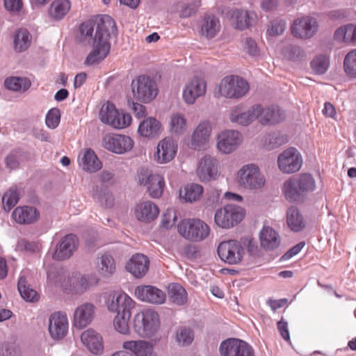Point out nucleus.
<instances>
[{"label":"nucleus","mask_w":356,"mask_h":356,"mask_svg":"<svg viewBox=\"0 0 356 356\" xmlns=\"http://www.w3.org/2000/svg\"><path fill=\"white\" fill-rule=\"evenodd\" d=\"M47 278L51 284L59 285L65 291L72 293H82L97 283V280L92 276H83L79 273H73L68 277L58 275L55 280L53 274L48 273Z\"/></svg>","instance_id":"obj_1"},{"label":"nucleus","mask_w":356,"mask_h":356,"mask_svg":"<svg viewBox=\"0 0 356 356\" xmlns=\"http://www.w3.org/2000/svg\"><path fill=\"white\" fill-rule=\"evenodd\" d=\"M250 90L248 82L242 77L229 75L224 77L218 86L214 96L228 99H238L245 96Z\"/></svg>","instance_id":"obj_2"},{"label":"nucleus","mask_w":356,"mask_h":356,"mask_svg":"<svg viewBox=\"0 0 356 356\" xmlns=\"http://www.w3.org/2000/svg\"><path fill=\"white\" fill-rule=\"evenodd\" d=\"M179 234L185 239L192 242H200L210 234V227L199 218H186L177 225Z\"/></svg>","instance_id":"obj_3"},{"label":"nucleus","mask_w":356,"mask_h":356,"mask_svg":"<svg viewBox=\"0 0 356 356\" xmlns=\"http://www.w3.org/2000/svg\"><path fill=\"white\" fill-rule=\"evenodd\" d=\"M159 325V314L151 309L137 313L134 318V331L141 337L153 336L158 331Z\"/></svg>","instance_id":"obj_4"},{"label":"nucleus","mask_w":356,"mask_h":356,"mask_svg":"<svg viewBox=\"0 0 356 356\" xmlns=\"http://www.w3.org/2000/svg\"><path fill=\"white\" fill-rule=\"evenodd\" d=\"M131 91L134 98L143 103H149L158 95L156 81L148 76L140 75L131 81Z\"/></svg>","instance_id":"obj_5"},{"label":"nucleus","mask_w":356,"mask_h":356,"mask_svg":"<svg viewBox=\"0 0 356 356\" xmlns=\"http://www.w3.org/2000/svg\"><path fill=\"white\" fill-rule=\"evenodd\" d=\"M99 119L105 124L115 129H124L131 124L132 118L130 114L118 111L115 106L110 102L104 104L99 111Z\"/></svg>","instance_id":"obj_6"},{"label":"nucleus","mask_w":356,"mask_h":356,"mask_svg":"<svg viewBox=\"0 0 356 356\" xmlns=\"http://www.w3.org/2000/svg\"><path fill=\"white\" fill-rule=\"evenodd\" d=\"M245 214V210L242 207L232 204H227L216 211L214 221L218 227L229 229L239 223Z\"/></svg>","instance_id":"obj_7"},{"label":"nucleus","mask_w":356,"mask_h":356,"mask_svg":"<svg viewBox=\"0 0 356 356\" xmlns=\"http://www.w3.org/2000/svg\"><path fill=\"white\" fill-rule=\"evenodd\" d=\"M136 181L139 185L145 186L149 196L160 197L165 186L164 178L157 173H152L148 169H141L138 172Z\"/></svg>","instance_id":"obj_8"},{"label":"nucleus","mask_w":356,"mask_h":356,"mask_svg":"<svg viewBox=\"0 0 356 356\" xmlns=\"http://www.w3.org/2000/svg\"><path fill=\"white\" fill-rule=\"evenodd\" d=\"M218 255L225 263L230 265L239 264L245 254V248L236 240L224 241L217 248Z\"/></svg>","instance_id":"obj_9"},{"label":"nucleus","mask_w":356,"mask_h":356,"mask_svg":"<svg viewBox=\"0 0 356 356\" xmlns=\"http://www.w3.org/2000/svg\"><path fill=\"white\" fill-rule=\"evenodd\" d=\"M102 145L104 149L111 152L123 154L133 149L134 141L127 135L108 133L103 136Z\"/></svg>","instance_id":"obj_10"},{"label":"nucleus","mask_w":356,"mask_h":356,"mask_svg":"<svg viewBox=\"0 0 356 356\" xmlns=\"http://www.w3.org/2000/svg\"><path fill=\"white\" fill-rule=\"evenodd\" d=\"M207 84L205 79L200 75L190 78L182 90V99L185 104L193 105L196 100L204 97L207 92Z\"/></svg>","instance_id":"obj_11"},{"label":"nucleus","mask_w":356,"mask_h":356,"mask_svg":"<svg viewBox=\"0 0 356 356\" xmlns=\"http://www.w3.org/2000/svg\"><path fill=\"white\" fill-rule=\"evenodd\" d=\"M92 47V50L84 60L86 66L97 65L107 57L111 50V43L107 41V35L94 37Z\"/></svg>","instance_id":"obj_12"},{"label":"nucleus","mask_w":356,"mask_h":356,"mask_svg":"<svg viewBox=\"0 0 356 356\" xmlns=\"http://www.w3.org/2000/svg\"><path fill=\"white\" fill-rule=\"evenodd\" d=\"M241 185L249 189H260L265 184L264 177L257 166L249 164L243 166L238 173Z\"/></svg>","instance_id":"obj_13"},{"label":"nucleus","mask_w":356,"mask_h":356,"mask_svg":"<svg viewBox=\"0 0 356 356\" xmlns=\"http://www.w3.org/2000/svg\"><path fill=\"white\" fill-rule=\"evenodd\" d=\"M178 145L172 137L161 140L153 155V160L158 164H166L172 161L177 153Z\"/></svg>","instance_id":"obj_14"},{"label":"nucleus","mask_w":356,"mask_h":356,"mask_svg":"<svg viewBox=\"0 0 356 356\" xmlns=\"http://www.w3.org/2000/svg\"><path fill=\"white\" fill-rule=\"evenodd\" d=\"M302 163L301 155L294 147L285 149L277 159L279 169L284 173L298 172L301 168Z\"/></svg>","instance_id":"obj_15"},{"label":"nucleus","mask_w":356,"mask_h":356,"mask_svg":"<svg viewBox=\"0 0 356 356\" xmlns=\"http://www.w3.org/2000/svg\"><path fill=\"white\" fill-rule=\"evenodd\" d=\"M222 356H254V352L250 345L237 339H228L220 346Z\"/></svg>","instance_id":"obj_16"},{"label":"nucleus","mask_w":356,"mask_h":356,"mask_svg":"<svg viewBox=\"0 0 356 356\" xmlns=\"http://www.w3.org/2000/svg\"><path fill=\"white\" fill-rule=\"evenodd\" d=\"M242 140L243 136L238 131H222L217 137V148L224 154H230L241 145Z\"/></svg>","instance_id":"obj_17"},{"label":"nucleus","mask_w":356,"mask_h":356,"mask_svg":"<svg viewBox=\"0 0 356 356\" xmlns=\"http://www.w3.org/2000/svg\"><path fill=\"white\" fill-rule=\"evenodd\" d=\"M318 30V23L315 18L302 17L294 20L292 27V34L301 39L312 38Z\"/></svg>","instance_id":"obj_18"},{"label":"nucleus","mask_w":356,"mask_h":356,"mask_svg":"<svg viewBox=\"0 0 356 356\" xmlns=\"http://www.w3.org/2000/svg\"><path fill=\"white\" fill-rule=\"evenodd\" d=\"M212 126L209 120H202L195 128L191 140V147L195 150L204 149L209 143Z\"/></svg>","instance_id":"obj_19"},{"label":"nucleus","mask_w":356,"mask_h":356,"mask_svg":"<svg viewBox=\"0 0 356 356\" xmlns=\"http://www.w3.org/2000/svg\"><path fill=\"white\" fill-rule=\"evenodd\" d=\"M109 312L116 314L131 313L135 307V302L124 292H115L106 302Z\"/></svg>","instance_id":"obj_20"},{"label":"nucleus","mask_w":356,"mask_h":356,"mask_svg":"<svg viewBox=\"0 0 356 356\" xmlns=\"http://www.w3.org/2000/svg\"><path fill=\"white\" fill-rule=\"evenodd\" d=\"M255 120L262 125H272L279 123L284 118V112L279 107H266L254 105Z\"/></svg>","instance_id":"obj_21"},{"label":"nucleus","mask_w":356,"mask_h":356,"mask_svg":"<svg viewBox=\"0 0 356 356\" xmlns=\"http://www.w3.org/2000/svg\"><path fill=\"white\" fill-rule=\"evenodd\" d=\"M68 319L65 314L55 312L49 318V332L54 339H61L68 332Z\"/></svg>","instance_id":"obj_22"},{"label":"nucleus","mask_w":356,"mask_h":356,"mask_svg":"<svg viewBox=\"0 0 356 356\" xmlns=\"http://www.w3.org/2000/svg\"><path fill=\"white\" fill-rule=\"evenodd\" d=\"M135 295L139 300L152 304H163L166 299L165 293L152 286H138L135 289Z\"/></svg>","instance_id":"obj_23"},{"label":"nucleus","mask_w":356,"mask_h":356,"mask_svg":"<svg viewBox=\"0 0 356 356\" xmlns=\"http://www.w3.org/2000/svg\"><path fill=\"white\" fill-rule=\"evenodd\" d=\"M197 175L202 181L216 179L218 176L217 161L211 156H204L197 168Z\"/></svg>","instance_id":"obj_24"},{"label":"nucleus","mask_w":356,"mask_h":356,"mask_svg":"<svg viewBox=\"0 0 356 356\" xmlns=\"http://www.w3.org/2000/svg\"><path fill=\"white\" fill-rule=\"evenodd\" d=\"M78 247V238L72 234L66 235L53 254V259L63 261L69 259Z\"/></svg>","instance_id":"obj_25"},{"label":"nucleus","mask_w":356,"mask_h":356,"mask_svg":"<svg viewBox=\"0 0 356 356\" xmlns=\"http://www.w3.org/2000/svg\"><path fill=\"white\" fill-rule=\"evenodd\" d=\"M95 307L91 303H84L79 305L74 311V325L79 329H83L88 325L93 320Z\"/></svg>","instance_id":"obj_26"},{"label":"nucleus","mask_w":356,"mask_h":356,"mask_svg":"<svg viewBox=\"0 0 356 356\" xmlns=\"http://www.w3.org/2000/svg\"><path fill=\"white\" fill-rule=\"evenodd\" d=\"M229 17L232 25L235 29L243 31L252 25L254 14L247 10L235 8L229 11Z\"/></svg>","instance_id":"obj_27"},{"label":"nucleus","mask_w":356,"mask_h":356,"mask_svg":"<svg viewBox=\"0 0 356 356\" xmlns=\"http://www.w3.org/2000/svg\"><path fill=\"white\" fill-rule=\"evenodd\" d=\"M149 261L147 257L137 253L132 256L126 265V269L134 277H143L149 270Z\"/></svg>","instance_id":"obj_28"},{"label":"nucleus","mask_w":356,"mask_h":356,"mask_svg":"<svg viewBox=\"0 0 356 356\" xmlns=\"http://www.w3.org/2000/svg\"><path fill=\"white\" fill-rule=\"evenodd\" d=\"M78 162L81 169L89 173H94L102 169V163L92 149H86L79 156Z\"/></svg>","instance_id":"obj_29"},{"label":"nucleus","mask_w":356,"mask_h":356,"mask_svg":"<svg viewBox=\"0 0 356 356\" xmlns=\"http://www.w3.org/2000/svg\"><path fill=\"white\" fill-rule=\"evenodd\" d=\"M229 119L232 123L247 126L255 120L254 106L247 111H243V107L238 105L232 107L229 112Z\"/></svg>","instance_id":"obj_30"},{"label":"nucleus","mask_w":356,"mask_h":356,"mask_svg":"<svg viewBox=\"0 0 356 356\" xmlns=\"http://www.w3.org/2000/svg\"><path fill=\"white\" fill-rule=\"evenodd\" d=\"M81 341L92 354H101L104 350L103 339L96 331L88 329L81 336Z\"/></svg>","instance_id":"obj_31"},{"label":"nucleus","mask_w":356,"mask_h":356,"mask_svg":"<svg viewBox=\"0 0 356 356\" xmlns=\"http://www.w3.org/2000/svg\"><path fill=\"white\" fill-rule=\"evenodd\" d=\"M38 211L29 206L16 207L12 213V218L18 224L25 225L35 222L39 218Z\"/></svg>","instance_id":"obj_32"},{"label":"nucleus","mask_w":356,"mask_h":356,"mask_svg":"<svg viewBox=\"0 0 356 356\" xmlns=\"http://www.w3.org/2000/svg\"><path fill=\"white\" fill-rule=\"evenodd\" d=\"M221 29L218 17L214 15H206L201 22L200 34L207 39L216 37Z\"/></svg>","instance_id":"obj_33"},{"label":"nucleus","mask_w":356,"mask_h":356,"mask_svg":"<svg viewBox=\"0 0 356 356\" xmlns=\"http://www.w3.org/2000/svg\"><path fill=\"white\" fill-rule=\"evenodd\" d=\"M159 213L158 207L150 201L140 202L135 209V216L141 222H149L156 218Z\"/></svg>","instance_id":"obj_34"},{"label":"nucleus","mask_w":356,"mask_h":356,"mask_svg":"<svg viewBox=\"0 0 356 356\" xmlns=\"http://www.w3.org/2000/svg\"><path fill=\"white\" fill-rule=\"evenodd\" d=\"M261 247L266 250H273L280 245L278 233L270 227H264L259 233Z\"/></svg>","instance_id":"obj_35"},{"label":"nucleus","mask_w":356,"mask_h":356,"mask_svg":"<svg viewBox=\"0 0 356 356\" xmlns=\"http://www.w3.org/2000/svg\"><path fill=\"white\" fill-rule=\"evenodd\" d=\"M161 131V122L154 118H147L140 123L138 132L145 138H152L158 136Z\"/></svg>","instance_id":"obj_36"},{"label":"nucleus","mask_w":356,"mask_h":356,"mask_svg":"<svg viewBox=\"0 0 356 356\" xmlns=\"http://www.w3.org/2000/svg\"><path fill=\"white\" fill-rule=\"evenodd\" d=\"M71 9V3L69 0H54L51 3L48 15L54 21H60L67 15Z\"/></svg>","instance_id":"obj_37"},{"label":"nucleus","mask_w":356,"mask_h":356,"mask_svg":"<svg viewBox=\"0 0 356 356\" xmlns=\"http://www.w3.org/2000/svg\"><path fill=\"white\" fill-rule=\"evenodd\" d=\"M97 29L94 37L98 35H107V41L110 40V34L116 28L114 19L109 15H100L95 18Z\"/></svg>","instance_id":"obj_38"},{"label":"nucleus","mask_w":356,"mask_h":356,"mask_svg":"<svg viewBox=\"0 0 356 356\" xmlns=\"http://www.w3.org/2000/svg\"><path fill=\"white\" fill-rule=\"evenodd\" d=\"M123 348L131 350L136 356H156L153 351V346L144 341H124Z\"/></svg>","instance_id":"obj_39"},{"label":"nucleus","mask_w":356,"mask_h":356,"mask_svg":"<svg viewBox=\"0 0 356 356\" xmlns=\"http://www.w3.org/2000/svg\"><path fill=\"white\" fill-rule=\"evenodd\" d=\"M188 129V122L184 113H173L170 117L169 131L175 136L183 135Z\"/></svg>","instance_id":"obj_40"},{"label":"nucleus","mask_w":356,"mask_h":356,"mask_svg":"<svg viewBox=\"0 0 356 356\" xmlns=\"http://www.w3.org/2000/svg\"><path fill=\"white\" fill-rule=\"evenodd\" d=\"M204 192L203 187L197 184H187L179 190V197L187 202H194L200 199Z\"/></svg>","instance_id":"obj_41"},{"label":"nucleus","mask_w":356,"mask_h":356,"mask_svg":"<svg viewBox=\"0 0 356 356\" xmlns=\"http://www.w3.org/2000/svg\"><path fill=\"white\" fill-rule=\"evenodd\" d=\"M168 294L169 300L177 305H183L186 304L188 300L187 292L179 284H170L168 285Z\"/></svg>","instance_id":"obj_42"},{"label":"nucleus","mask_w":356,"mask_h":356,"mask_svg":"<svg viewBox=\"0 0 356 356\" xmlns=\"http://www.w3.org/2000/svg\"><path fill=\"white\" fill-rule=\"evenodd\" d=\"M97 264L99 274L103 277H110L114 274L116 269L114 258L108 253H104L99 257Z\"/></svg>","instance_id":"obj_43"},{"label":"nucleus","mask_w":356,"mask_h":356,"mask_svg":"<svg viewBox=\"0 0 356 356\" xmlns=\"http://www.w3.org/2000/svg\"><path fill=\"white\" fill-rule=\"evenodd\" d=\"M334 39L346 43L356 42V26L348 24L339 28L334 33Z\"/></svg>","instance_id":"obj_44"},{"label":"nucleus","mask_w":356,"mask_h":356,"mask_svg":"<svg viewBox=\"0 0 356 356\" xmlns=\"http://www.w3.org/2000/svg\"><path fill=\"white\" fill-rule=\"evenodd\" d=\"M286 221L290 229L293 232H300L305 226L302 216L295 207H291L287 211Z\"/></svg>","instance_id":"obj_45"},{"label":"nucleus","mask_w":356,"mask_h":356,"mask_svg":"<svg viewBox=\"0 0 356 356\" xmlns=\"http://www.w3.org/2000/svg\"><path fill=\"white\" fill-rule=\"evenodd\" d=\"M92 197L96 202L106 208L113 205V195L107 188L96 187L92 191Z\"/></svg>","instance_id":"obj_46"},{"label":"nucleus","mask_w":356,"mask_h":356,"mask_svg":"<svg viewBox=\"0 0 356 356\" xmlns=\"http://www.w3.org/2000/svg\"><path fill=\"white\" fill-rule=\"evenodd\" d=\"M31 36L26 29H19L17 31L14 38L15 49L17 51H24L31 44Z\"/></svg>","instance_id":"obj_47"},{"label":"nucleus","mask_w":356,"mask_h":356,"mask_svg":"<svg viewBox=\"0 0 356 356\" xmlns=\"http://www.w3.org/2000/svg\"><path fill=\"white\" fill-rule=\"evenodd\" d=\"M95 29H97V26L95 19H90L83 22L79 25L78 38L80 41L90 42L93 40V33Z\"/></svg>","instance_id":"obj_48"},{"label":"nucleus","mask_w":356,"mask_h":356,"mask_svg":"<svg viewBox=\"0 0 356 356\" xmlns=\"http://www.w3.org/2000/svg\"><path fill=\"white\" fill-rule=\"evenodd\" d=\"M6 88L13 91H26L31 86V81L26 78L12 76L4 82Z\"/></svg>","instance_id":"obj_49"},{"label":"nucleus","mask_w":356,"mask_h":356,"mask_svg":"<svg viewBox=\"0 0 356 356\" xmlns=\"http://www.w3.org/2000/svg\"><path fill=\"white\" fill-rule=\"evenodd\" d=\"M18 291L21 296L26 301L35 302L38 300L37 292L27 285L26 278L21 276L17 284Z\"/></svg>","instance_id":"obj_50"},{"label":"nucleus","mask_w":356,"mask_h":356,"mask_svg":"<svg viewBox=\"0 0 356 356\" xmlns=\"http://www.w3.org/2000/svg\"><path fill=\"white\" fill-rule=\"evenodd\" d=\"M131 313L117 314L113 320V325L118 332L127 334L129 332Z\"/></svg>","instance_id":"obj_51"},{"label":"nucleus","mask_w":356,"mask_h":356,"mask_svg":"<svg viewBox=\"0 0 356 356\" xmlns=\"http://www.w3.org/2000/svg\"><path fill=\"white\" fill-rule=\"evenodd\" d=\"M175 338L179 345L188 346L194 339V334L190 327L180 326L176 331Z\"/></svg>","instance_id":"obj_52"},{"label":"nucleus","mask_w":356,"mask_h":356,"mask_svg":"<svg viewBox=\"0 0 356 356\" xmlns=\"http://www.w3.org/2000/svg\"><path fill=\"white\" fill-rule=\"evenodd\" d=\"M19 201V192L17 189L10 188L7 191L2 197V204L5 211H9Z\"/></svg>","instance_id":"obj_53"},{"label":"nucleus","mask_w":356,"mask_h":356,"mask_svg":"<svg viewBox=\"0 0 356 356\" xmlns=\"http://www.w3.org/2000/svg\"><path fill=\"white\" fill-rule=\"evenodd\" d=\"M288 138L286 135L280 133H273L269 134L265 139V146L267 149H271L277 148L286 144Z\"/></svg>","instance_id":"obj_54"},{"label":"nucleus","mask_w":356,"mask_h":356,"mask_svg":"<svg viewBox=\"0 0 356 356\" xmlns=\"http://www.w3.org/2000/svg\"><path fill=\"white\" fill-rule=\"evenodd\" d=\"M343 67L347 75L356 77V49L350 51L346 56Z\"/></svg>","instance_id":"obj_55"},{"label":"nucleus","mask_w":356,"mask_h":356,"mask_svg":"<svg viewBox=\"0 0 356 356\" xmlns=\"http://www.w3.org/2000/svg\"><path fill=\"white\" fill-rule=\"evenodd\" d=\"M296 182L293 179L286 180L283 184V193L285 197L289 201H295L299 197V192L296 187Z\"/></svg>","instance_id":"obj_56"},{"label":"nucleus","mask_w":356,"mask_h":356,"mask_svg":"<svg viewBox=\"0 0 356 356\" xmlns=\"http://www.w3.org/2000/svg\"><path fill=\"white\" fill-rule=\"evenodd\" d=\"M312 69L318 74H323L329 65V59L325 56H316L311 63Z\"/></svg>","instance_id":"obj_57"},{"label":"nucleus","mask_w":356,"mask_h":356,"mask_svg":"<svg viewBox=\"0 0 356 356\" xmlns=\"http://www.w3.org/2000/svg\"><path fill=\"white\" fill-rule=\"evenodd\" d=\"M298 185L302 192L312 191L315 188V181L310 175L304 174L300 177Z\"/></svg>","instance_id":"obj_58"},{"label":"nucleus","mask_w":356,"mask_h":356,"mask_svg":"<svg viewBox=\"0 0 356 356\" xmlns=\"http://www.w3.org/2000/svg\"><path fill=\"white\" fill-rule=\"evenodd\" d=\"M60 119V111L54 108L50 109L46 115V124L50 129H55L58 127Z\"/></svg>","instance_id":"obj_59"},{"label":"nucleus","mask_w":356,"mask_h":356,"mask_svg":"<svg viewBox=\"0 0 356 356\" xmlns=\"http://www.w3.org/2000/svg\"><path fill=\"white\" fill-rule=\"evenodd\" d=\"M285 29V23L282 20H275L270 24V28L267 31V34L270 36H276L282 34Z\"/></svg>","instance_id":"obj_60"},{"label":"nucleus","mask_w":356,"mask_h":356,"mask_svg":"<svg viewBox=\"0 0 356 356\" xmlns=\"http://www.w3.org/2000/svg\"><path fill=\"white\" fill-rule=\"evenodd\" d=\"M177 220V216L174 210L167 209L163 213L161 224L166 229L172 227Z\"/></svg>","instance_id":"obj_61"},{"label":"nucleus","mask_w":356,"mask_h":356,"mask_svg":"<svg viewBox=\"0 0 356 356\" xmlns=\"http://www.w3.org/2000/svg\"><path fill=\"white\" fill-rule=\"evenodd\" d=\"M4 6L10 12L19 13L22 8V0H4Z\"/></svg>","instance_id":"obj_62"},{"label":"nucleus","mask_w":356,"mask_h":356,"mask_svg":"<svg viewBox=\"0 0 356 356\" xmlns=\"http://www.w3.org/2000/svg\"><path fill=\"white\" fill-rule=\"evenodd\" d=\"M244 50L252 56H257L259 54V49L254 40L247 38L245 42Z\"/></svg>","instance_id":"obj_63"},{"label":"nucleus","mask_w":356,"mask_h":356,"mask_svg":"<svg viewBox=\"0 0 356 356\" xmlns=\"http://www.w3.org/2000/svg\"><path fill=\"white\" fill-rule=\"evenodd\" d=\"M305 243L304 241L300 242L289 250H288L282 257V259L284 261L288 260L292 258L293 256L298 254L305 246Z\"/></svg>","instance_id":"obj_64"}]
</instances>
